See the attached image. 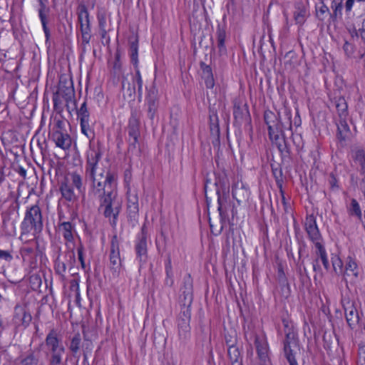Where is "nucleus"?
Returning a JSON list of instances; mask_svg holds the SVG:
<instances>
[{"mask_svg": "<svg viewBox=\"0 0 365 365\" xmlns=\"http://www.w3.org/2000/svg\"><path fill=\"white\" fill-rule=\"evenodd\" d=\"M59 229L63 231V235L67 241H71L73 239L72 234L73 225L70 222H63L59 225Z\"/></svg>", "mask_w": 365, "mask_h": 365, "instance_id": "38", "label": "nucleus"}, {"mask_svg": "<svg viewBox=\"0 0 365 365\" xmlns=\"http://www.w3.org/2000/svg\"><path fill=\"white\" fill-rule=\"evenodd\" d=\"M304 225L307 232L317 227L315 217L313 215L307 216L305 219Z\"/></svg>", "mask_w": 365, "mask_h": 365, "instance_id": "52", "label": "nucleus"}, {"mask_svg": "<svg viewBox=\"0 0 365 365\" xmlns=\"http://www.w3.org/2000/svg\"><path fill=\"white\" fill-rule=\"evenodd\" d=\"M116 238L117 237L115 235L112 239L110 253V262L112 265L111 269L115 272H117V269H119L121 264L119 248L116 241Z\"/></svg>", "mask_w": 365, "mask_h": 365, "instance_id": "10", "label": "nucleus"}, {"mask_svg": "<svg viewBox=\"0 0 365 365\" xmlns=\"http://www.w3.org/2000/svg\"><path fill=\"white\" fill-rule=\"evenodd\" d=\"M115 175L113 173L108 171L106 173V176L103 181V184H104V185H111V184L115 181Z\"/></svg>", "mask_w": 365, "mask_h": 365, "instance_id": "61", "label": "nucleus"}, {"mask_svg": "<svg viewBox=\"0 0 365 365\" xmlns=\"http://www.w3.org/2000/svg\"><path fill=\"white\" fill-rule=\"evenodd\" d=\"M128 221L135 226L138 221V202L136 197H134V200L132 201L130 199L128 202Z\"/></svg>", "mask_w": 365, "mask_h": 365, "instance_id": "15", "label": "nucleus"}, {"mask_svg": "<svg viewBox=\"0 0 365 365\" xmlns=\"http://www.w3.org/2000/svg\"><path fill=\"white\" fill-rule=\"evenodd\" d=\"M60 191L62 194V196L67 201H72L75 198V195L71 186L68 185V180L67 178L64 179V181L61 182L60 186Z\"/></svg>", "mask_w": 365, "mask_h": 365, "instance_id": "26", "label": "nucleus"}, {"mask_svg": "<svg viewBox=\"0 0 365 365\" xmlns=\"http://www.w3.org/2000/svg\"><path fill=\"white\" fill-rule=\"evenodd\" d=\"M22 233H29L32 230L39 233L43 229L42 215L40 207L33 205L27 210L21 224Z\"/></svg>", "mask_w": 365, "mask_h": 365, "instance_id": "2", "label": "nucleus"}, {"mask_svg": "<svg viewBox=\"0 0 365 365\" xmlns=\"http://www.w3.org/2000/svg\"><path fill=\"white\" fill-rule=\"evenodd\" d=\"M83 354L84 360H87L89 355H91L93 349L92 341L90 340H86L82 346Z\"/></svg>", "mask_w": 365, "mask_h": 365, "instance_id": "49", "label": "nucleus"}, {"mask_svg": "<svg viewBox=\"0 0 365 365\" xmlns=\"http://www.w3.org/2000/svg\"><path fill=\"white\" fill-rule=\"evenodd\" d=\"M147 90L148 92L145 96L146 103H159V93L158 90L155 87V82H153V85Z\"/></svg>", "mask_w": 365, "mask_h": 365, "instance_id": "32", "label": "nucleus"}, {"mask_svg": "<svg viewBox=\"0 0 365 365\" xmlns=\"http://www.w3.org/2000/svg\"><path fill=\"white\" fill-rule=\"evenodd\" d=\"M140 122L138 118L132 114L129 119V123L128 126V135L130 137H135L140 135Z\"/></svg>", "mask_w": 365, "mask_h": 365, "instance_id": "25", "label": "nucleus"}, {"mask_svg": "<svg viewBox=\"0 0 365 365\" xmlns=\"http://www.w3.org/2000/svg\"><path fill=\"white\" fill-rule=\"evenodd\" d=\"M350 130L346 122L344 120L340 121V125L338 126V132L336 134L337 138L339 141H345L349 138Z\"/></svg>", "mask_w": 365, "mask_h": 365, "instance_id": "31", "label": "nucleus"}, {"mask_svg": "<svg viewBox=\"0 0 365 365\" xmlns=\"http://www.w3.org/2000/svg\"><path fill=\"white\" fill-rule=\"evenodd\" d=\"M217 195V202H218V211L221 219H224L226 217V210H224V204L227 202L228 198V193L224 194L222 192H216Z\"/></svg>", "mask_w": 365, "mask_h": 365, "instance_id": "33", "label": "nucleus"}, {"mask_svg": "<svg viewBox=\"0 0 365 365\" xmlns=\"http://www.w3.org/2000/svg\"><path fill=\"white\" fill-rule=\"evenodd\" d=\"M349 213L350 215L356 216L360 221H362V213L359 204L354 198L351 200Z\"/></svg>", "mask_w": 365, "mask_h": 365, "instance_id": "35", "label": "nucleus"}, {"mask_svg": "<svg viewBox=\"0 0 365 365\" xmlns=\"http://www.w3.org/2000/svg\"><path fill=\"white\" fill-rule=\"evenodd\" d=\"M357 365H365V344L359 345Z\"/></svg>", "mask_w": 365, "mask_h": 365, "instance_id": "51", "label": "nucleus"}, {"mask_svg": "<svg viewBox=\"0 0 365 365\" xmlns=\"http://www.w3.org/2000/svg\"><path fill=\"white\" fill-rule=\"evenodd\" d=\"M180 295V306L190 307L193 299L192 279L190 274H187L183 278V285Z\"/></svg>", "mask_w": 365, "mask_h": 365, "instance_id": "6", "label": "nucleus"}, {"mask_svg": "<svg viewBox=\"0 0 365 365\" xmlns=\"http://www.w3.org/2000/svg\"><path fill=\"white\" fill-rule=\"evenodd\" d=\"M51 138L57 147L66 150H68L72 143L71 136L61 130H55L51 134Z\"/></svg>", "mask_w": 365, "mask_h": 365, "instance_id": "9", "label": "nucleus"}, {"mask_svg": "<svg viewBox=\"0 0 365 365\" xmlns=\"http://www.w3.org/2000/svg\"><path fill=\"white\" fill-rule=\"evenodd\" d=\"M78 21L80 25L90 24L89 14L88 9L85 4H81L77 8Z\"/></svg>", "mask_w": 365, "mask_h": 365, "instance_id": "28", "label": "nucleus"}, {"mask_svg": "<svg viewBox=\"0 0 365 365\" xmlns=\"http://www.w3.org/2000/svg\"><path fill=\"white\" fill-rule=\"evenodd\" d=\"M338 115L341 119H346L348 115V105L345 98L342 96L334 98Z\"/></svg>", "mask_w": 365, "mask_h": 365, "instance_id": "20", "label": "nucleus"}, {"mask_svg": "<svg viewBox=\"0 0 365 365\" xmlns=\"http://www.w3.org/2000/svg\"><path fill=\"white\" fill-rule=\"evenodd\" d=\"M40 361V351L34 350L29 352L28 355L21 359V365H38Z\"/></svg>", "mask_w": 365, "mask_h": 365, "instance_id": "24", "label": "nucleus"}, {"mask_svg": "<svg viewBox=\"0 0 365 365\" xmlns=\"http://www.w3.org/2000/svg\"><path fill=\"white\" fill-rule=\"evenodd\" d=\"M128 43L130 48V61L133 64L135 70V75L133 77V84L138 86V93L139 98L143 94V81L140 71L138 67V36L136 34H132L128 37Z\"/></svg>", "mask_w": 365, "mask_h": 365, "instance_id": "3", "label": "nucleus"}, {"mask_svg": "<svg viewBox=\"0 0 365 365\" xmlns=\"http://www.w3.org/2000/svg\"><path fill=\"white\" fill-rule=\"evenodd\" d=\"M90 180L92 182L91 187H92V192L93 193V195H96L98 194L100 195L103 192H106L105 187L106 185H104L103 181L98 180V178H96V176L93 177V178H90Z\"/></svg>", "mask_w": 365, "mask_h": 365, "instance_id": "37", "label": "nucleus"}, {"mask_svg": "<svg viewBox=\"0 0 365 365\" xmlns=\"http://www.w3.org/2000/svg\"><path fill=\"white\" fill-rule=\"evenodd\" d=\"M81 131L82 133L88 138H94V133L91 130L90 125H89V121H81Z\"/></svg>", "mask_w": 365, "mask_h": 365, "instance_id": "48", "label": "nucleus"}, {"mask_svg": "<svg viewBox=\"0 0 365 365\" xmlns=\"http://www.w3.org/2000/svg\"><path fill=\"white\" fill-rule=\"evenodd\" d=\"M235 123L241 125L242 123H250L251 118L247 104L240 106L235 103L233 108Z\"/></svg>", "mask_w": 365, "mask_h": 365, "instance_id": "8", "label": "nucleus"}, {"mask_svg": "<svg viewBox=\"0 0 365 365\" xmlns=\"http://www.w3.org/2000/svg\"><path fill=\"white\" fill-rule=\"evenodd\" d=\"M227 354L232 365H242L240 352L239 348L236 345L228 347Z\"/></svg>", "mask_w": 365, "mask_h": 365, "instance_id": "29", "label": "nucleus"}, {"mask_svg": "<svg viewBox=\"0 0 365 365\" xmlns=\"http://www.w3.org/2000/svg\"><path fill=\"white\" fill-rule=\"evenodd\" d=\"M334 336H332L331 334H328L327 332H324L323 335V341H324V346L325 349H330L331 344V339Z\"/></svg>", "mask_w": 365, "mask_h": 365, "instance_id": "59", "label": "nucleus"}, {"mask_svg": "<svg viewBox=\"0 0 365 365\" xmlns=\"http://www.w3.org/2000/svg\"><path fill=\"white\" fill-rule=\"evenodd\" d=\"M82 37V51L83 52L86 51V45L89 43L91 34H81Z\"/></svg>", "mask_w": 365, "mask_h": 365, "instance_id": "64", "label": "nucleus"}, {"mask_svg": "<svg viewBox=\"0 0 365 365\" xmlns=\"http://www.w3.org/2000/svg\"><path fill=\"white\" fill-rule=\"evenodd\" d=\"M50 347L51 353H64L65 352V348L63 345H52L48 346Z\"/></svg>", "mask_w": 365, "mask_h": 365, "instance_id": "63", "label": "nucleus"}, {"mask_svg": "<svg viewBox=\"0 0 365 365\" xmlns=\"http://www.w3.org/2000/svg\"><path fill=\"white\" fill-rule=\"evenodd\" d=\"M209 120L211 134L219 138L220 134L219 119L215 105L209 106Z\"/></svg>", "mask_w": 365, "mask_h": 365, "instance_id": "11", "label": "nucleus"}, {"mask_svg": "<svg viewBox=\"0 0 365 365\" xmlns=\"http://www.w3.org/2000/svg\"><path fill=\"white\" fill-rule=\"evenodd\" d=\"M63 354V353L51 354L48 365H60L61 364Z\"/></svg>", "mask_w": 365, "mask_h": 365, "instance_id": "54", "label": "nucleus"}, {"mask_svg": "<svg viewBox=\"0 0 365 365\" xmlns=\"http://www.w3.org/2000/svg\"><path fill=\"white\" fill-rule=\"evenodd\" d=\"M148 106V116L150 120H153L156 114L159 103H146Z\"/></svg>", "mask_w": 365, "mask_h": 365, "instance_id": "47", "label": "nucleus"}, {"mask_svg": "<svg viewBox=\"0 0 365 365\" xmlns=\"http://www.w3.org/2000/svg\"><path fill=\"white\" fill-rule=\"evenodd\" d=\"M121 87L124 98L132 100L135 95V85H131L126 78L123 77L121 82Z\"/></svg>", "mask_w": 365, "mask_h": 365, "instance_id": "22", "label": "nucleus"}, {"mask_svg": "<svg viewBox=\"0 0 365 365\" xmlns=\"http://www.w3.org/2000/svg\"><path fill=\"white\" fill-rule=\"evenodd\" d=\"M53 106L54 109L57 110L58 113L61 112L62 110V101L60 99V96L58 95V93H53Z\"/></svg>", "mask_w": 365, "mask_h": 365, "instance_id": "55", "label": "nucleus"}, {"mask_svg": "<svg viewBox=\"0 0 365 365\" xmlns=\"http://www.w3.org/2000/svg\"><path fill=\"white\" fill-rule=\"evenodd\" d=\"M135 252L137 257L140 262L145 261L147 258V240L145 237H140L138 242L135 245Z\"/></svg>", "mask_w": 365, "mask_h": 365, "instance_id": "23", "label": "nucleus"}, {"mask_svg": "<svg viewBox=\"0 0 365 365\" xmlns=\"http://www.w3.org/2000/svg\"><path fill=\"white\" fill-rule=\"evenodd\" d=\"M71 178L73 185L77 188V190L79 191V192H82V190H81L82 180H81L80 175H78L76 173H73L71 174Z\"/></svg>", "mask_w": 365, "mask_h": 365, "instance_id": "50", "label": "nucleus"}, {"mask_svg": "<svg viewBox=\"0 0 365 365\" xmlns=\"http://www.w3.org/2000/svg\"><path fill=\"white\" fill-rule=\"evenodd\" d=\"M296 10L294 12V19L297 24L302 26L306 21L307 11L306 7L302 3H297L295 5Z\"/></svg>", "mask_w": 365, "mask_h": 365, "instance_id": "21", "label": "nucleus"}, {"mask_svg": "<svg viewBox=\"0 0 365 365\" xmlns=\"http://www.w3.org/2000/svg\"><path fill=\"white\" fill-rule=\"evenodd\" d=\"M278 280L281 285L289 287V284L287 283V280L284 276V273L282 267H279L278 269Z\"/></svg>", "mask_w": 365, "mask_h": 365, "instance_id": "60", "label": "nucleus"}, {"mask_svg": "<svg viewBox=\"0 0 365 365\" xmlns=\"http://www.w3.org/2000/svg\"><path fill=\"white\" fill-rule=\"evenodd\" d=\"M75 109H76L77 115L80 118L81 121H89L90 113L87 108V103L86 101L83 102L79 109H77L76 108Z\"/></svg>", "mask_w": 365, "mask_h": 365, "instance_id": "40", "label": "nucleus"}, {"mask_svg": "<svg viewBox=\"0 0 365 365\" xmlns=\"http://www.w3.org/2000/svg\"><path fill=\"white\" fill-rule=\"evenodd\" d=\"M255 344L259 359L264 362V364H266V359L267 358V345L262 344L257 335H255Z\"/></svg>", "mask_w": 365, "mask_h": 365, "instance_id": "30", "label": "nucleus"}, {"mask_svg": "<svg viewBox=\"0 0 365 365\" xmlns=\"http://www.w3.org/2000/svg\"><path fill=\"white\" fill-rule=\"evenodd\" d=\"M314 244L317 249V254L318 255V257L321 258L322 256L327 255L324 246L319 242H316Z\"/></svg>", "mask_w": 365, "mask_h": 365, "instance_id": "62", "label": "nucleus"}, {"mask_svg": "<svg viewBox=\"0 0 365 365\" xmlns=\"http://www.w3.org/2000/svg\"><path fill=\"white\" fill-rule=\"evenodd\" d=\"M45 342L48 346L52 345H58L60 344L61 339L57 337V334L53 329H52L46 336Z\"/></svg>", "mask_w": 365, "mask_h": 365, "instance_id": "43", "label": "nucleus"}, {"mask_svg": "<svg viewBox=\"0 0 365 365\" xmlns=\"http://www.w3.org/2000/svg\"><path fill=\"white\" fill-rule=\"evenodd\" d=\"M329 14V9L323 1H321L320 6H316V15L319 21H323Z\"/></svg>", "mask_w": 365, "mask_h": 365, "instance_id": "36", "label": "nucleus"}, {"mask_svg": "<svg viewBox=\"0 0 365 365\" xmlns=\"http://www.w3.org/2000/svg\"><path fill=\"white\" fill-rule=\"evenodd\" d=\"M200 66L202 71V78L205 79L206 87L212 88L215 85V81L211 67L204 62H200Z\"/></svg>", "mask_w": 365, "mask_h": 365, "instance_id": "18", "label": "nucleus"}, {"mask_svg": "<svg viewBox=\"0 0 365 365\" xmlns=\"http://www.w3.org/2000/svg\"><path fill=\"white\" fill-rule=\"evenodd\" d=\"M55 270L58 274L63 276V273L66 270V264L64 262H60L58 259H57L55 263Z\"/></svg>", "mask_w": 365, "mask_h": 365, "instance_id": "56", "label": "nucleus"}, {"mask_svg": "<svg viewBox=\"0 0 365 365\" xmlns=\"http://www.w3.org/2000/svg\"><path fill=\"white\" fill-rule=\"evenodd\" d=\"M225 341L228 347L235 346L237 341V334L236 331L233 329L225 330Z\"/></svg>", "mask_w": 365, "mask_h": 365, "instance_id": "34", "label": "nucleus"}, {"mask_svg": "<svg viewBox=\"0 0 365 365\" xmlns=\"http://www.w3.org/2000/svg\"><path fill=\"white\" fill-rule=\"evenodd\" d=\"M345 317L349 327L354 329L359 324V312L353 304L344 307Z\"/></svg>", "mask_w": 365, "mask_h": 365, "instance_id": "12", "label": "nucleus"}, {"mask_svg": "<svg viewBox=\"0 0 365 365\" xmlns=\"http://www.w3.org/2000/svg\"><path fill=\"white\" fill-rule=\"evenodd\" d=\"M81 341V339L79 333L76 334L72 338L69 349L73 355L79 351Z\"/></svg>", "mask_w": 365, "mask_h": 365, "instance_id": "42", "label": "nucleus"}, {"mask_svg": "<svg viewBox=\"0 0 365 365\" xmlns=\"http://www.w3.org/2000/svg\"><path fill=\"white\" fill-rule=\"evenodd\" d=\"M56 93L62 96L66 103L73 102L74 108H76V101L74 100L75 91L71 79L68 81L66 78L59 80L58 90Z\"/></svg>", "mask_w": 365, "mask_h": 365, "instance_id": "7", "label": "nucleus"}, {"mask_svg": "<svg viewBox=\"0 0 365 365\" xmlns=\"http://www.w3.org/2000/svg\"><path fill=\"white\" fill-rule=\"evenodd\" d=\"M279 118L273 112L270 110H266L264 114V120L267 127L272 125L278 120Z\"/></svg>", "mask_w": 365, "mask_h": 365, "instance_id": "45", "label": "nucleus"}, {"mask_svg": "<svg viewBox=\"0 0 365 365\" xmlns=\"http://www.w3.org/2000/svg\"><path fill=\"white\" fill-rule=\"evenodd\" d=\"M214 185L216 187V192H222L224 194L229 193V183L225 173L215 175V182Z\"/></svg>", "mask_w": 365, "mask_h": 365, "instance_id": "17", "label": "nucleus"}, {"mask_svg": "<svg viewBox=\"0 0 365 365\" xmlns=\"http://www.w3.org/2000/svg\"><path fill=\"white\" fill-rule=\"evenodd\" d=\"M343 0H332L331 2V9L332 12L329 14L328 19L329 24L335 23L338 18H341L342 15Z\"/></svg>", "mask_w": 365, "mask_h": 365, "instance_id": "16", "label": "nucleus"}, {"mask_svg": "<svg viewBox=\"0 0 365 365\" xmlns=\"http://www.w3.org/2000/svg\"><path fill=\"white\" fill-rule=\"evenodd\" d=\"M190 307L181 306L178 319V337L182 342H185L190 336Z\"/></svg>", "mask_w": 365, "mask_h": 365, "instance_id": "4", "label": "nucleus"}, {"mask_svg": "<svg viewBox=\"0 0 365 365\" xmlns=\"http://www.w3.org/2000/svg\"><path fill=\"white\" fill-rule=\"evenodd\" d=\"M22 311H23V317L21 319V324L24 327H26L30 324V322L32 319V317L29 312H27L25 310H22Z\"/></svg>", "mask_w": 365, "mask_h": 365, "instance_id": "58", "label": "nucleus"}, {"mask_svg": "<svg viewBox=\"0 0 365 365\" xmlns=\"http://www.w3.org/2000/svg\"><path fill=\"white\" fill-rule=\"evenodd\" d=\"M100 200L99 209L104 208L103 215L106 218L112 217L110 225H116L118 216L121 209V203L117 199V192L113 190L103 192L98 195Z\"/></svg>", "mask_w": 365, "mask_h": 365, "instance_id": "1", "label": "nucleus"}, {"mask_svg": "<svg viewBox=\"0 0 365 365\" xmlns=\"http://www.w3.org/2000/svg\"><path fill=\"white\" fill-rule=\"evenodd\" d=\"M351 158L359 173L365 175V149L358 148L351 151Z\"/></svg>", "mask_w": 365, "mask_h": 365, "instance_id": "13", "label": "nucleus"}, {"mask_svg": "<svg viewBox=\"0 0 365 365\" xmlns=\"http://www.w3.org/2000/svg\"><path fill=\"white\" fill-rule=\"evenodd\" d=\"M309 239L315 243L316 242H319L321 238V235L319 233L318 227H316L314 229L309 230L307 232Z\"/></svg>", "mask_w": 365, "mask_h": 365, "instance_id": "53", "label": "nucleus"}, {"mask_svg": "<svg viewBox=\"0 0 365 365\" xmlns=\"http://www.w3.org/2000/svg\"><path fill=\"white\" fill-rule=\"evenodd\" d=\"M284 124L280 119L276 120L274 123L268 127V133L270 140L274 143L279 150L282 152L287 148L284 134Z\"/></svg>", "mask_w": 365, "mask_h": 365, "instance_id": "5", "label": "nucleus"}, {"mask_svg": "<svg viewBox=\"0 0 365 365\" xmlns=\"http://www.w3.org/2000/svg\"><path fill=\"white\" fill-rule=\"evenodd\" d=\"M249 192L244 187L242 183H236L232 187V195L238 202L245 200L248 196Z\"/></svg>", "mask_w": 365, "mask_h": 365, "instance_id": "19", "label": "nucleus"}, {"mask_svg": "<svg viewBox=\"0 0 365 365\" xmlns=\"http://www.w3.org/2000/svg\"><path fill=\"white\" fill-rule=\"evenodd\" d=\"M97 18L99 29H106V18L104 12H98Z\"/></svg>", "mask_w": 365, "mask_h": 365, "instance_id": "57", "label": "nucleus"}, {"mask_svg": "<svg viewBox=\"0 0 365 365\" xmlns=\"http://www.w3.org/2000/svg\"><path fill=\"white\" fill-rule=\"evenodd\" d=\"M272 173H273V175L275 178L277 185L279 187V189L282 191V183H283L282 170L281 168H272Z\"/></svg>", "mask_w": 365, "mask_h": 365, "instance_id": "44", "label": "nucleus"}, {"mask_svg": "<svg viewBox=\"0 0 365 365\" xmlns=\"http://www.w3.org/2000/svg\"><path fill=\"white\" fill-rule=\"evenodd\" d=\"M348 259L349 261L346 262L345 266L346 272L348 274V272H350L354 277H356L358 276V272L356 271L357 264L351 257H349Z\"/></svg>", "mask_w": 365, "mask_h": 365, "instance_id": "46", "label": "nucleus"}, {"mask_svg": "<svg viewBox=\"0 0 365 365\" xmlns=\"http://www.w3.org/2000/svg\"><path fill=\"white\" fill-rule=\"evenodd\" d=\"M284 352L286 359H287L289 365H298L295 359V356L293 350L291 349L290 342L287 341L284 347Z\"/></svg>", "mask_w": 365, "mask_h": 365, "instance_id": "39", "label": "nucleus"}, {"mask_svg": "<svg viewBox=\"0 0 365 365\" xmlns=\"http://www.w3.org/2000/svg\"><path fill=\"white\" fill-rule=\"evenodd\" d=\"M98 165V162L96 160H91L90 157H88L86 164V175H88L89 178H93L96 176V170Z\"/></svg>", "mask_w": 365, "mask_h": 365, "instance_id": "41", "label": "nucleus"}, {"mask_svg": "<svg viewBox=\"0 0 365 365\" xmlns=\"http://www.w3.org/2000/svg\"><path fill=\"white\" fill-rule=\"evenodd\" d=\"M39 2L40 8L38 9V15L39 18L41 19L43 29L45 34L46 36V43H47L49 41L50 38V31L47 26V19H46V12H48L49 11V9L46 7V4L43 1V0H38Z\"/></svg>", "mask_w": 365, "mask_h": 365, "instance_id": "14", "label": "nucleus"}, {"mask_svg": "<svg viewBox=\"0 0 365 365\" xmlns=\"http://www.w3.org/2000/svg\"><path fill=\"white\" fill-rule=\"evenodd\" d=\"M226 37V32L224 27L220 25L217 26V47L220 55L226 53V47L225 46V41Z\"/></svg>", "mask_w": 365, "mask_h": 365, "instance_id": "27", "label": "nucleus"}]
</instances>
